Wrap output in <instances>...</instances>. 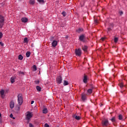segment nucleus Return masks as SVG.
I'll return each instance as SVG.
<instances>
[{"instance_id":"1","label":"nucleus","mask_w":127,"mask_h":127,"mask_svg":"<svg viewBox=\"0 0 127 127\" xmlns=\"http://www.w3.org/2000/svg\"><path fill=\"white\" fill-rule=\"evenodd\" d=\"M88 37L86 36L85 34H81L80 36V41L83 42V43H86L88 42Z\"/></svg>"},{"instance_id":"2","label":"nucleus","mask_w":127,"mask_h":127,"mask_svg":"<svg viewBox=\"0 0 127 127\" xmlns=\"http://www.w3.org/2000/svg\"><path fill=\"white\" fill-rule=\"evenodd\" d=\"M18 98V103L20 106H21L22 105V103H23V99L22 98V94H19L17 96Z\"/></svg>"},{"instance_id":"3","label":"nucleus","mask_w":127,"mask_h":127,"mask_svg":"<svg viewBox=\"0 0 127 127\" xmlns=\"http://www.w3.org/2000/svg\"><path fill=\"white\" fill-rule=\"evenodd\" d=\"M4 25V18L3 16L0 15V27L2 28V26Z\"/></svg>"},{"instance_id":"4","label":"nucleus","mask_w":127,"mask_h":127,"mask_svg":"<svg viewBox=\"0 0 127 127\" xmlns=\"http://www.w3.org/2000/svg\"><path fill=\"white\" fill-rule=\"evenodd\" d=\"M33 117V114H32V112H27L26 115V119L27 121H29L30 119H31Z\"/></svg>"},{"instance_id":"5","label":"nucleus","mask_w":127,"mask_h":127,"mask_svg":"<svg viewBox=\"0 0 127 127\" xmlns=\"http://www.w3.org/2000/svg\"><path fill=\"white\" fill-rule=\"evenodd\" d=\"M57 84H61L62 83V76H59L56 78Z\"/></svg>"},{"instance_id":"6","label":"nucleus","mask_w":127,"mask_h":127,"mask_svg":"<svg viewBox=\"0 0 127 127\" xmlns=\"http://www.w3.org/2000/svg\"><path fill=\"white\" fill-rule=\"evenodd\" d=\"M102 125L103 127H107L109 126V121L107 119L105 120L102 122Z\"/></svg>"},{"instance_id":"7","label":"nucleus","mask_w":127,"mask_h":127,"mask_svg":"<svg viewBox=\"0 0 127 127\" xmlns=\"http://www.w3.org/2000/svg\"><path fill=\"white\" fill-rule=\"evenodd\" d=\"M0 95L2 99H4V90H3V89H1L0 91Z\"/></svg>"},{"instance_id":"8","label":"nucleus","mask_w":127,"mask_h":127,"mask_svg":"<svg viewBox=\"0 0 127 127\" xmlns=\"http://www.w3.org/2000/svg\"><path fill=\"white\" fill-rule=\"evenodd\" d=\"M57 44H58V43L56 40H54L52 43V46L53 47H56V46H57Z\"/></svg>"},{"instance_id":"9","label":"nucleus","mask_w":127,"mask_h":127,"mask_svg":"<svg viewBox=\"0 0 127 127\" xmlns=\"http://www.w3.org/2000/svg\"><path fill=\"white\" fill-rule=\"evenodd\" d=\"M83 83H85V84L88 83V77L86 75H84L83 79Z\"/></svg>"},{"instance_id":"10","label":"nucleus","mask_w":127,"mask_h":127,"mask_svg":"<svg viewBox=\"0 0 127 127\" xmlns=\"http://www.w3.org/2000/svg\"><path fill=\"white\" fill-rule=\"evenodd\" d=\"M10 109H13L14 108V102L13 101L10 102Z\"/></svg>"},{"instance_id":"11","label":"nucleus","mask_w":127,"mask_h":127,"mask_svg":"<svg viewBox=\"0 0 127 127\" xmlns=\"http://www.w3.org/2000/svg\"><path fill=\"white\" fill-rule=\"evenodd\" d=\"M81 99L82 101H85V100H86V94L83 93L81 95Z\"/></svg>"},{"instance_id":"12","label":"nucleus","mask_w":127,"mask_h":127,"mask_svg":"<svg viewBox=\"0 0 127 127\" xmlns=\"http://www.w3.org/2000/svg\"><path fill=\"white\" fill-rule=\"evenodd\" d=\"M75 54L76 55V56H80V49L78 48L77 50H75Z\"/></svg>"},{"instance_id":"13","label":"nucleus","mask_w":127,"mask_h":127,"mask_svg":"<svg viewBox=\"0 0 127 127\" xmlns=\"http://www.w3.org/2000/svg\"><path fill=\"white\" fill-rule=\"evenodd\" d=\"M21 21H22V22H24V23L27 22V21H28V19L25 17H23L21 18Z\"/></svg>"},{"instance_id":"14","label":"nucleus","mask_w":127,"mask_h":127,"mask_svg":"<svg viewBox=\"0 0 127 127\" xmlns=\"http://www.w3.org/2000/svg\"><path fill=\"white\" fill-rule=\"evenodd\" d=\"M69 85V81L67 80H64V86H67Z\"/></svg>"},{"instance_id":"15","label":"nucleus","mask_w":127,"mask_h":127,"mask_svg":"<svg viewBox=\"0 0 127 127\" xmlns=\"http://www.w3.org/2000/svg\"><path fill=\"white\" fill-rule=\"evenodd\" d=\"M48 113V109L47 108H44L43 109V114H47Z\"/></svg>"},{"instance_id":"16","label":"nucleus","mask_w":127,"mask_h":127,"mask_svg":"<svg viewBox=\"0 0 127 127\" xmlns=\"http://www.w3.org/2000/svg\"><path fill=\"white\" fill-rule=\"evenodd\" d=\"M87 49H88V47L86 46L82 47V50H83V51H84V52H87Z\"/></svg>"},{"instance_id":"17","label":"nucleus","mask_w":127,"mask_h":127,"mask_svg":"<svg viewBox=\"0 0 127 127\" xmlns=\"http://www.w3.org/2000/svg\"><path fill=\"white\" fill-rule=\"evenodd\" d=\"M36 89L38 91V92H41V87H40V86H37Z\"/></svg>"},{"instance_id":"18","label":"nucleus","mask_w":127,"mask_h":127,"mask_svg":"<svg viewBox=\"0 0 127 127\" xmlns=\"http://www.w3.org/2000/svg\"><path fill=\"white\" fill-rule=\"evenodd\" d=\"M29 3L30 4H32V5H33V4H34L35 3V0H30L29 1Z\"/></svg>"},{"instance_id":"19","label":"nucleus","mask_w":127,"mask_h":127,"mask_svg":"<svg viewBox=\"0 0 127 127\" xmlns=\"http://www.w3.org/2000/svg\"><path fill=\"white\" fill-rule=\"evenodd\" d=\"M15 78L14 77H12L10 78V82L12 84L13 83H14V80H15Z\"/></svg>"},{"instance_id":"20","label":"nucleus","mask_w":127,"mask_h":127,"mask_svg":"<svg viewBox=\"0 0 127 127\" xmlns=\"http://www.w3.org/2000/svg\"><path fill=\"white\" fill-rule=\"evenodd\" d=\"M39 3H41V4H43L44 3V0H37Z\"/></svg>"},{"instance_id":"21","label":"nucleus","mask_w":127,"mask_h":127,"mask_svg":"<svg viewBox=\"0 0 127 127\" xmlns=\"http://www.w3.org/2000/svg\"><path fill=\"white\" fill-rule=\"evenodd\" d=\"M73 118H74L75 119V120H77V121L80 120V117H79V116H77L76 115H74L73 116Z\"/></svg>"},{"instance_id":"22","label":"nucleus","mask_w":127,"mask_h":127,"mask_svg":"<svg viewBox=\"0 0 127 127\" xmlns=\"http://www.w3.org/2000/svg\"><path fill=\"white\" fill-rule=\"evenodd\" d=\"M24 43H28V40L27 38H25L23 41Z\"/></svg>"},{"instance_id":"23","label":"nucleus","mask_w":127,"mask_h":127,"mask_svg":"<svg viewBox=\"0 0 127 127\" xmlns=\"http://www.w3.org/2000/svg\"><path fill=\"white\" fill-rule=\"evenodd\" d=\"M92 92H93V90L92 89H89L87 90L88 94H92Z\"/></svg>"},{"instance_id":"24","label":"nucleus","mask_w":127,"mask_h":127,"mask_svg":"<svg viewBox=\"0 0 127 127\" xmlns=\"http://www.w3.org/2000/svg\"><path fill=\"white\" fill-rule=\"evenodd\" d=\"M18 59L19 60H22L23 59V57L21 55H19L18 56Z\"/></svg>"},{"instance_id":"25","label":"nucleus","mask_w":127,"mask_h":127,"mask_svg":"<svg viewBox=\"0 0 127 127\" xmlns=\"http://www.w3.org/2000/svg\"><path fill=\"white\" fill-rule=\"evenodd\" d=\"M30 52H27L26 53V57H29V56H30Z\"/></svg>"},{"instance_id":"26","label":"nucleus","mask_w":127,"mask_h":127,"mask_svg":"<svg viewBox=\"0 0 127 127\" xmlns=\"http://www.w3.org/2000/svg\"><path fill=\"white\" fill-rule=\"evenodd\" d=\"M119 120H120V121H122V120H123V115H120L119 116Z\"/></svg>"},{"instance_id":"27","label":"nucleus","mask_w":127,"mask_h":127,"mask_svg":"<svg viewBox=\"0 0 127 127\" xmlns=\"http://www.w3.org/2000/svg\"><path fill=\"white\" fill-rule=\"evenodd\" d=\"M33 69H34V71H36L37 70L36 65H33Z\"/></svg>"},{"instance_id":"28","label":"nucleus","mask_w":127,"mask_h":127,"mask_svg":"<svg viewBox=\"0 0 127 127\" xmlns=\"http://www.w3.org/2000/svg\"><path fill=\"white\" fill-rule=\"evenodd\" d=\"M111 121L113 123H114V122H115V121H116V118H115V117L112 118V119H111Z\"/></svg>"},{"instance_id":"29","label":"nucleus","mask_w":127,"mask_h":127,"mask_svg":"<svg viewBox=\"0 0 127 127\" xmlns=\"http://www.w3.org/2000/svg\"><path fill=\"white\" fill-rule=\"evenodd\" d=\"M62 14H63V16H66V12H65V11L62 12Z\"/></svg>"},{"instance_id":"30","label":"nucleus","mask_w":127,"mask_h":127,"mask_svg":"<svg viewBox=\"0 0 127 127\" xmlns=\"http://www.w3.org/2000/svg\"><path fill=\"white\" fill-rule=\"evenodd\" d=\"M118 40H119V39H118V38H115V39H114V42H115V43L118 42Z\"/></svg>"},{"instance_id":"31","label":"nucleus","mask_w":127,"mask_h":127,"mask_svg":"<svg viewBox=\"0 0 127 127\" xmlns=\"http://www.w3.org/2000/svg\"><path fill=\"white\" fill-rule=\"evenodd\" d=\"M120 88H123L124 87V84L123 83H121L120 84Z\"/></svg>"},{"instance_id":"32","label":"nucleus","mask_w":127,"mask_h":127,"mask_svg":"<svg viewBox=\"0 0 127 127\" xmlns=\"http://www.w3.org/2000/svg\"><path fill=\"white\" fill-rule=\"evenodd\" d=\"M53 39H54V37H51L50 38V41H53Z\"/></svg>"},{"instance_id":"33","label":"nucleus","mask_w":127,"mask_h":127,"mask_svg":"<svg viewBox=\"0 0 127 127\" xmlns=\"http://www.w3.org/2000/svg\"><path fill=\"white\" fill-rule=\"evenodd\" d=\"M19 74L20 75H24V72H23L22 71H20V72H19Z\"/></svg>"},{"instance_id":"34","label":"nucleus","mask_w":127,"mask_h":127,"mask_svg":"<svg viewBox=\"0 0 127 127\" xmlns=\"http://www.w3.org/2000/svg\"><path fill=\"white\" fill-rule=\"evenodd\" d=\"M45 127H50L49 125H48L47 123H46L45 124Z\"/></svg>"},{"instance_id":"35","label":"nucleus","mask_w":127,"mask_h":127,"mask_svg":"<svg viewBox=\"0 0 127 127\" xmlns=\"http://www.w3.org/2000/svg\"><path fill=\"white\" fill-rule=\"evenodd\" d=\"M0 38H2V33L0 32Z\"/></svg>"},{"instance_id":"36","label":"nucleus","mask_w":127,"mask_h":127,"mask_svg":"<svg viewBox=\"0 0 127 127\" xmlns=\"http://www.w3.org/2000/svg\"><path fill=\"white\" fill-rule=\"evenodd\" d=\"M39 80H37L35 81V84H39Z\"/></svg>"},{"instance_id":"37","label":"nucleus","mask_w":127,"mask_h":127,"mask_svg":"<svg viewBox=\"0 0 127 127\" xmlns=\"http://www.w3.org/2000/svg\"><path fill=\"white\" fill-rule=\"evenodd\" d=\"M0 45H1V46H3V43H2L1 42H0Z\"/></svg>"},{"instance_id":"38","label":"nucleus","mask_w":127,"mask_h":127,"mask_svg":"<svg viewBox=\"0 0 127 127\" xmlns=\"http://www.w3.org/2000/svg\"><path fill=\"white\" fill-rule=\"evenodd\" d=\"M77 32H78V33H80V28L78 29L77 30H76Z\"/></svg>"},{"instance_id":"39","label":"nucleus","mask_w":127,"mask_h":127,"mask_svg":"<svg viewBox=\"0 0 127 127\" xmlns=\"http://www.w3.org/2000/svg\"><path fill=\"white\" fill-rule=\"evenodd\" d=\"M94 22H95V23H98V20L95 19Z\"/></svg>"},{"instance_id":"40","label":"nucleus","mask_w":127,"mask_h":127,"mask_svg":"<svg viewBox=\"0 0 127 127\" xmlns=\"http://www.w3.org/2000/svg\"><path fill=\"white\" fill-rule=\"evenodd\" d=\"M10 118H12L13 117V115H12V114H11L9 116Z\"/></svg>"},{"instance_id":"41","label":"nucleus","mask_w":127,"mask_h":127,"mask_svg":"<svg viewBox=\"0 0 127 127\" xmlns=\"http://www.w3.org/2000/svg\"><path fill=\"white\" fill-rule=\"evenodd\" d=\"M34 103V101H32L31 102V104L32 105Z\"/></svg>"},{"instance_id":"42","label":"nucleus","mask_w":127,"mask_h":127,"mask_svg":"<svg viewBox=\"0 0 127 127\" xmlns=\"http://www.w3.org/2000/svg\"><path fill=\"white\" fill-rule=\"evenodd\" d=\"M101 40H102V41H104L105 40V38H102Z\"/></svg>"},{"instance_id":"43","label":"nucleus","mask_w":127,"mask_h":127,"mask_svg":"<svg viewBox=\"0 0 127 127\" xmlns=\"http://www.w3.org/2000/svg\"><path fill=\"white\" fill-rule=\"evenodd\" d=\"M120 15H122V14H123V11H120Z\"/></svg>"},{"instance_id":"44","label":"nucleus","mask_w":127,"mask_h":127,"mask_svg":"<svg viewBox=\"0 0 127 127\" xmlns=\"http://www.w3.org/2000/svg\"><path fill=\"white\" fill-rule=\"evenodd\" d=\"M80 31H83V29H80Z\"/></svg>"},{"instance_id":"45","label":"nucleus","mask_w":127,"mask_h":127,"mask_svg":"<svg viewBox=\"0 0 127 127\" xmlns=\"http://www.w3.org/2000/svg\"><path fill=\"white\" fill-rule=\"evenodd\" d=\"M110 29H111L110 28H108V30L109 31H110Z\"/></svg>"},{"instance_id":"46","label":"nucleus","mask_w":127,"mask_h":127,"mask_svg":"<svg viewBox=\"0 0 127 127\" xmlns=\"http://www.w3.org/2000/svg\"><path fill=\"white\" fill-rule=\"evenodd\" d=\"M1 117V114L0 113V117Z\"/></svg>"},{"instance_id":"47","label":"nucleus","mask_w":127,"mask_h":127,"mask_svg":"<svg viewBox=\"0 0 127 127\" xmlns=\"http://www.w3.org/2000/svg\"><path fill=\"white\" fill-rule=\"evenodd\" d=\"M13 120H15V118L14 117L13 118Z\"/></svg>"}]
</instances>
